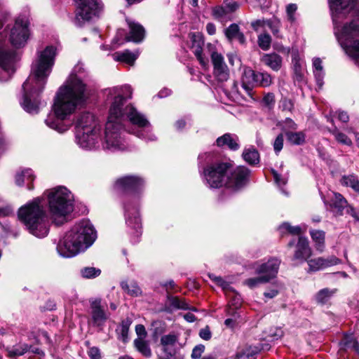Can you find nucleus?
<instances>
[{"instance_id": "nucleus-34", "label": "nucleus", "mask_w": 359, "mask_h": 359, "mask_svg": "<svg viewBox=\"0 0 359 359\" xmlns=\"http://www.w3.org/2000/svg\"><path fill=\"white\" fill-rule=\"evenodd\" d=\"M337 291V289H322L316 294V300L318 303L324 304L336 294Z\"/></svg>"}, {"instance_id": "nucleus-28", "label": "nucleus", "mask_w": 359, "mask_h": 359, "mask_svg": "<svg viewBox=\"0 0 359 359\" xmlns=\"http://www.w3.org/2000/svg\"><path fill=\"white\" fill-rule=\"evenodd\" d=\"M310 235L315 243L316 249L323 252L325 248V233L321 230H311Z\"/></svg>"}, {"instance_id": "nucleus-23", "label": "nucleus", "mask_w": 359, "mask_h": 359, "mask_svg": "<svg viewBox=\"0 0 359 359\" xmlns=\"http://www.w3.org/2000/svg\"><path fill=\"white\" fill-rule=\"evenodd\" d=\"M216 144L219 147H226L233 151L238 150L240 147L238 137L230 133L219 137L216 140Z\"/></svg>"}, {"instance_id": "nucleus-52", "label": "nucleus", "mask_w": 359, "mask_h": 359, "mask_svg": "<svg viewBox=\"0 0 359 359\" xmlns=\"http://www.w3.org/2000/svg\"><path fill=\"white\" fill-rule=\"evenodd\" d=\"M209 276L211 280H212L218 285L221 286L223 290L229 291V289L230 288L229 285L226 281L223 280L222 278L216 276L215 275H210Z\"/></svg>"}, {"instance_id": "nucleus-59", "label": "nucleus", "mask_w": 359, "mask_h": 359, "mask_svg": "<svg viewBox=\"0 0 359 359\" xmlns=\"http://www.w3.org/2000/svg\"><path fill=\"white\" fill-rule=\"evenodd\" d=\"M232 296H233V298L231 300V304L235 306L236 308H238L241 304V297L238 294H231V292L229 291V294H227L229 299H231Z\"/></svg>"}, {"instance_id": "nucleus-51", "label": "nucleus", "mask_w": 359, "mask_h": 359, "mask_svg": "<svg viewBox=\"0 0 359 359\" xmlns=\"http://www.w3.org/2000/svg\"><path fill=\"white\" fill-rule=\"evenodd\" d=\"M223 5L226 8L227 13L234 12L239 7V4L233 0H225L223 3Z\"/></svg>"}, {"instance_id": "nucleus-2", "label": "nucleus", "mask_w": 359, "mask_h": 359, "mask_svg": "<svg viewBox=\"0 0 359 359\" xmlns=\"http://www.w3.org/2000/svg\"><path fill=\"white\" fill-rule=\"evenodd\" d=\"M332 11L335 34L345 53L359 60V9L353 11L356 0H328Z\"/></svg>"}, {"instance_id": "nucleus-12", "label": "nucleus", "mask_w": 359, "mask_h": 359, "mask_svg": "<svg viewBox=\"0 0 359 359\" xmlns=\"http://www.w3.org/2000/svg\"><path fill=\"white\" fill-rule=\"evenodd\" d=\"M75 2L76 4L75 24L79 27L93 17L98 16L103 8L100 0H75Z\"/></svg>"}, {"instance_id": "nucleus-19", "label": "nucleus", "mask_w": 359, "mask_h": 359, "mask_svg": "<svg viewBox=\"0 0 359 359\" xmlns=\"http://www.w3.org/2000/svg\"><path fill=\"white\" fill-rule=\"evenodd\" d=\"M309 271H317L327 267L337 265L341 263L339 259L335 256H330L327 258L317 257L306 260Z\"/></svg>"}, {"instance_id": "nucleus-64", "label": "nucleus", "mask_w": 359, "mask_h": 359, "mask_svg": "<svg viewBox=\"0 0 359 359\" xmlns=\"http://www.w3.org/2000/svg\"><path fill=\"white\" fill-rule=\"evenodd\" d=\"M90 359L101 358L100 350L97 347H92L88 351Z\"/></svg>"}, {"instance_id": "nucleus-60", "label": "nucleus", "mask_w": 359, "mask_h": 359, "mask_svg": "<svg viewBox=\"0 0 359 359\" xmlns=\"http://www.w3.org/2000/svg\"><path fill=\"white\" fill-rule=\"evenodd\" d=\"M297 128V124L291 118H286L283 122V130H296Z\"/></svg>"}, {"instance_id": "nucleus-62", "label": "nucleus", "mask_w": 359, "mask_h": 359, "mask_svg": "<svg viewBox=\"0 0 359 359\" xmlns=\"http://www.w3.org/2000/svg\"><path fill=\"white\" fill-rule=\"evenodd\" d=\"M227 57L229 60V63L231 66H238L241 65V60L236 55L231 53L228 54Z\"/></svg>"}, {"instance_id": "nucleus-14", "label": "nucleus", "mask_w": 359, "mask_h": 359, "mask_svg": "<svg viewBox=\"0 0 359 359\" xmlns=\"http://www.w3.org/2000/svg\"><path fill=\"white\" fill-rule=\"evenodd\" d=\"M29 22L25 17H18L13 25L10 32L11 44L20 48L25 45L29 37Z\"/></svg>"}, {"instance_id": "nucleus-29", "label": "nucleus", "mask_w": 359, "mask_h": 359, "mask_svg": "<svg viewBox=\"0 0 359 359\" xmlns=\"http://www.w3.org/2000/svg\"><path fill=\"white\" fill-rule=\"evenodd\" d=\"M333 194V205L335 208L337 209L338 212H341L345 208H346L347 212H349L353 216H355L353 214V209L351 207H348V203L344 197L339 193H334Z\"/></svg>"}, {"instance_id": "nucleus-61", "label": "nucleus", "mask_w": 359, "mask_h": 359, "mask_svg": "<svg viewBox=\"0 0 359 359\" xmlns=\"http://www.w3.org/2000/svg\"><path fill=\"white\" fill-rule=\"evenodd\" d=\"M266 20L264 19L257 20L251 22V26L255 31L257 32L260 27H263L266 25Z\"/></svg>"}, {"instance_id": "nucleus-47", "label": "nucleus", "mask_w": 359, "mask_h": 359, "mask_svg": "<svg viewBox=\"0 0 359 359\" xmlns=\"http://www.w3.org/2000/svg\"><path fill=\"white\" fill-rule=\"evenodd\" d=\"M213 75L217 81L223 82L229 78L228 69H213Z\"/></svg>"}, {"instance_id": "nucleus-9", "label": "nucleus", "mask_w": 359, "mask_h": 359, "mask_svg": "<svg viewBox=\"0 0 359 359\" xmlns=\"http://www.w3.org/2000/svg\"><path fill=\"white\" fill-rule=\"evenodd\" d=\"M20 221L32 235L46 237L49 231V222L43 198L37 197L22 205L18 212Z\"/></svg>"}, {"instance_id": "nucleus-13", "label": "nucleus", "mask_w": 359, "mask_h": 359, "mask_svg": "<svg viewBox=\"0 0 359 359\" xmlns=\"http://www.w3.org/2000/svg\"><path fill=\"white\" fill-rule=\"evenodd\" d=\"M241 81L243 88L250 93L255 86H269L272 83V77L260 69H244Z\"/></svg>"}, {"instance_id": "nucleus-57", "label": "nucleus", "mask_w": 359, "mask_h": 359, "mask_svg": "<svg viewBox=\"0 0 359 359\" xmlns=\"http://www.w3.org/2000/svg\"><path fill=\"white\" fill-rule=\"evenodd\" d=\"M273 175L276 183L279 187H282L286 184L287 179L285 177H281L277 172L273 170Z\"/></svg>"}, {"instance_id": "nucleus-39", "label": "nucleus", "mask_w": 359, "mask_h": 359, "mask_svg": "<svg viewBox=\"0 0 359 359\" xmlns=\"http://www.w3.org/2000/svg\"><path fill=\"white\" fill-rule=\"evenodd\" d=\"M135 346L137 351L145 357H150L151 351L147 342L143 339L137 338L134 341Z\"/></svg>"}, {"instance_id": "nucleus-8", "label": "nucleus", "mask_w": 359, "mask_h": 359, "mask_svg": "<svg viewBox=\"0 0 359 359\" xmlns=\"http://www.w3.org/2000/svg\"><path fill=\"white\" fill-rule=\"evenodd\" d=\"M76 144L87 151L97 150L100 147L102 126L91 113L79 114L74 121Z\"/></svg>"}, {"instance_id": "nucleus-54", "label": "nucleus", "mask_w": 359, "mask_h": 359, "mask_svg": "<svg viewBox=\"0 0 359 359\" xmlns=\"http://www.w3.org/2000/svg\"><path fill=\"white\" fill-rule=\"evenodd\" d=\"M297 9V6L295 4H290L286 8L287 15L288 17V20L290 22H294L295 20L294 13Z\"/></svg>"}, {"instance_id": "nucleus-41", "label": "nucleus", "mask_w": 359, "mask_h": 359, "mask_svg": "<svg viewBox=\"0 0 359 359\" xmlns=\"http://www.w3.org/2000/svg\"><path fill=\"white\" fill-rule=\"evenodd\" d=\"M269 280L263 275L257 277L250 278L245 280L244 283L251 289L255 288L262 284L268 283Z\"/></svg>"}, {"instance_id": "nucleus-17", "label": "nucleus", "mask_w": 359, "mask_h": 359, "mask_svg": "<svg viewBox=\"0 0 359 359\" xmlns=\"http://www.w3.org/2000/svg\"><path fill=\"white\" fill-rule=\"evenodd\" d=\"M312 255V250L309 245L307 238L299 236L295 245L293 260L303 263L306 262Z\"/></svg>"}, {"instance_id": "nucleus-58", "label": "nucleus", "mask_w": 359, "mask_h": 359, "mask_svg": "<svg viewBox=\"0 0 359 359\" xmlns=\"http://www.w3.org/2000/svg\"><path fill=\"white\" fill-rule=\"evenodd\" d=\"M280 106L283 110L290 111L293 109L294 104L291 100L283 98L280 101Z\"/></svg>"}, {"instance_id": "nucleus-33", "label": "nucleus", "mask_w": 359, "mask_h": 359, "mask_svg": "<svg viewBox=\"0 0 359 359\" xmlns=\"http://www.w3.org/2000/svg\"><path fill=\"white\" fill-rule=\"evenodd\" d=\"M340 182L343 186L349 187L359 193V179L356 175L353 174L344 175L341 178Z\"/></svg>"}, {"instance_id": "nucleus-27", "label": "nucleus", "mask_w": 359, "mask_h": 359, "mask_svg": "<svg viewBox=\"0 0 359 359\" xmlns=\"http://www.w3.org/2000/svg\"><path fill=\"white\" fill-rule=\"evenodd\" d=\"M205 50L210 55L212 65L214 67H223L224 64L223 56L215 50V47L210 43H208L205 46Z\"/></svg>"}, {"instance_id": "nucleus-49", "label": "nucleus", "mask_w": 359, "mask_h": 359, "mask_svg": "<svg viewBox=\"0 0 359 359\" xmlns=\"http://www.w3.org/2000/svg\"><path fill=\"white\" fill-rule=\"evenodd\" d=\"M227 12L224 5L215 6L212 8V15L216 19H222L227 15Z\"/></svg>"}, {"instance_id": "nucleus-43", "label": "nucleus", "mask_w": 359, "mask_h": 359, "mask_svg": "<svg viewBox=\"0 0 359 359\" xmlns=\"http://www.w3.org/2000/svg\"><path fill=\"white\" fill-rule=\"evenodd\" d=\"M266 25L269 27L273 34L278 38L280 37V28L281 23L280 20L276 18H273L269 20H266Z\"/></svg>"}, {"instance_id": "nucleus-15", "label": "nucleus", "mask_w": 359, "mask_h": 359, "mask_svg": "<svg viewBox=\"0 0 359 359\" xmlns=\"http://www.w3.org/2000/svg\"><path fill=\"white\" fill-rule=\"evenodd\" d=\"M191 45V49L195 55L197 60L199 61L201 65L206 66L208 64V57L206 55L208 50L205 48L203 49L204 39L203 36L200 32H192L189 34Z\"/></svg>"}, {"instance_id": "nucleus-55", "label": "nucleus", "mask_w": 359, "mask_h": 359, "mask_svg": "<svg viewBox=\"0 0 359 359\" xmlns=\"http://www.w3.org/2000/svg\"><path fill=\"white\" fill-rule=\"evenodd\" d=\"M283 134H280L276 138L273 142V149L276 153H278L281 151L283 147Z\"/></svg>"}, {"instance_id": "nucleus-25", "label": "nucleus", "mask_w": 359, "mask_h": 359, "mask_svg": "<svg viewBox=\"0 0 359 359\" xmlns=\"http://www.w3.org/2000/svg\"><path fill=\"white\" fill-rule=\"evenodd\" d=\"M139 56V52H131L128 50H126L123 52H116L112 55V57L116 61L127 64L130 66H133L135 64V61Z\"/></svg>"}, {"instance_id": "nucleus-1", "label": "nucleus", "mask_w": 359, "mask_h": 359, "mask_svg": "<svg viewBox=\"0 0 359 359\" xmlns=\"http://www.w3.org/2000/svg\"><path fill=\"white\" fill-rule=\"evenodd\" d=\"M88 96L86 83L78 75L71 74L55 95L52 111L45 120L46 125L59 133L67 131L72 126L68 119L69 116L86 102Z\"/></svg>"}, {"instance_id": "nucleus-46", "label": "nucleus", "mask_w": 359, "mask_h": 359, "mask_svg": "<svg viewBox=\"0 0 359 359\" xmlns=\"http://www.w3.org/2000/svg\"><path fill=\"white\" fill-rule=\"evenodd\" d=\"M271 43V38L269 34H263L258 36L259 46L264 50L269 48Z\"/></svg>"}, {"instance_id": "nucleus-35", "label": "nucleus", "mask_w": 359, "mask_h": 359, "mask_svg": "<svg viewBox=\"0 0 359 359\" xmlns=\"http://www.w3.org/2000/svg\"><path fill=\"white\" fill-rule=\"evenodd\" d=\"M263 65L270 67H278L281 65L282 59L276 53L266 54L262 58Z\"/></svg>"}, {"instance_id": "nucleus-32", "label": "nucleus", "mask_w": 359, "mask_h": 359, "mask_svg": "<svg viewBox=\"0 0 359 359\" xmlns=\"http://www.w3.org/2000/svg\"><path fill=\"white\" fill-rule=\"evenodd\" d=\"M279 231L281 235L290 233L294 236H299L305 231V229H302L300 226H292L290 223L285 222L279 226Z\"/></svg>"}, {"instance_id": "nucleus-5", "label": "nucleus", "mask_w": 359, "mask_h": 359, "mask_svg": "<svg viewBox=\"0 0 359 359\" xmlns=\"http://www.w3.org/2000/svg\"><path fill=\"white\" fill-rule=\"evenodd\" d=\"M144 185V180L138 175H125L116 180L114 189L121 191H132L133 193L124 204L126 224L130 229L135 241H137L142 234V219L139 212V194Z\"/></svg>"}, {"instance_id": "nucleus-18", "label": "nucleus", "mask_w": 359, "mask_h": 359, "mask_svg": "<svg viewBox=\"0 0 359 359\" xmlns=\"http://www.w3.org/2000/svg\"><path fill=\"white\" fill-rule=\"evenodd\" d=\"M57 49L53 46H48L37 53L36 67H52L55 64Z\"/></svg>"}, {"instance_id": "nucleus-48", "label": "nucleus", "mask_w": 359, "mask_h": 359, "mask_svg": "<svg viewBox=\"0 0 359 359\" xmlns=\"http://www.w3.org/2000/svg\"><path fill=\"white\" fill-rule=\"evenodd\" d=\"M177 341V337L175 334L163 335L161 339V344L164 347L173 346Z\"/></svg>"}, {"instance_id": "nucleus-36", "label": "nucleus", "mask_w": 359, "mask_h": 359, "mask_svg": "<svg viewBox=\"0 0 359 359\" xmlns=\"http://www.w3.org/2000/svg\"><path fill=\"white\" fill-rule=\"evenodd\" d=\"M243 159L249 164H257L259 161V154L255 148L245 149L243 152Z\"/></svg>"}, {"instance_id": "nucleus-16", "label": "nucleus", "mask_w": 359, "mask_h": 359, "mask_svg": "<svg viewBox=\"0 0 359 359\" xmlns=\"http://www.w3.org/2000/svg\"><path fill=\"white\" fill-rule=\"evenodd\" d=\"M280 264L279 259L270 258L265 262L258 264L255 267V271L259 275H263L269 281L276 276Z\"/></svg>"}, {"instance_id": "nucleus-6", "label": "nucleus", "mask_w": 359, "mask_h": 359, "mask_svg": "<svg viewBox=\"0 0 359 359\" xmlns=\"http://www.w3.org/2000/svg\"><path fill=\"white\" fill-rule=\"evenodd\" d=\"M97 232L88 220L76 223L61 238L57 245V251L63 257H73L85 252L95 243Z\"/></svg>"}, {"instance_id": "nucleus-26", "label": "nucleus", "mask_w": 359, "mask_h": 359, "mask_svg": "<svg viewBox=\"0 0 359 359\" xmlns=\"http://www.w3.org/2000/svg\"><path fill=\"white\" fill-rule=\"evenodd\" d=\"M224 34L229 41L237 39L241 44H244L245 43V37L240 31L239 26L236 23L230 25L226 29H225Z\"/></svg>"}, {"instance_id": "nucleus-21", "label": "nucleus", "mask_w": 359, "mask_h": 359, "mask_svg": "<svg viewBox=\"0 0 359 359\" xmlns=\"http://www.w3.org/2000/svg\"><path fill=\"white\" fill-rule=\"evenodd\" d=\"M20 60V55L16 51L6 49L3 44H0V66L14 65Z\"/></svg>"}, {"instance_id": "nucleus-24", "label": "nucleus", "mask_w": 359, "mask_h": 359, "mask_svg": "<svg viewBox=\"0 0 359 359\" xmlns=\"http://www.w3.org/2000/svg\"><path fill=\"white\" fill-rule=\"evenodd\" d=\"M34 180L33 171L31 169H23L17 172L15 175V184L18 186H27L28 189H32V187L30 185Z\"/></svg>"}, {"instance_id": "nucleus-40", "label": "nucleus", "mask_w": 359, "mask_h": 359, "mask_svg": "<svg viewBox=\"0 0 359 359\" xmlns=\"http://www.w3.org/2000/svg\"><path fill=\"white\" fill-rule=\"evenodd\" d=\"M80 273L84 278H95L100 275L101 270L95 267L87 266L81 269Z\"/></svg>"}, {"instance_id": "nucleus-63", "label": "nucleus", "mask_w": 359, "mask_h": 359, "mask_svg": "<svg viewBox=\"0 0 359 359\" xmlns=\"http://www.w3.org/2000/svg\"><path fill=\"white\" fill-rule=\"evenodd\" d=\"M135 332L138 336V338H141V339H144V338L147 335V332H146L145 327L142 325H136Z\"/></svg>"}, {"instance_id": "nucleus-44", "label": "nucleus", "mask_w": 359, "mask_h": 359, "mask_svg": "<svg viewBox=\"0 0 359 359\" xmlns=\"http://www.w3.org/2000/svg\"><path fill=\"white\" fill-rule=\"evenodd\" d=\"M170 306L176 309L197 311L196 309L190 307L184 299L177 297H174L170 300Z\"/></svg>"}, {"instance_id": "nucleus-42", "label": "nucleus", "mask_w": 359, "mask_h": 359, "mask_svg": "<svg viewBox=\"0 0 359 359\" xmlns=\"http://www.w3.org/2000/svg\"><path fill=\"white\" fill-rule=\"evenodd\" d=\"M29 349L28 345L20 344L16 346L13 347L8 350V355L10 358H13L18 356L22 355L25 354Z\"/></svg>"}, {"instance_id": "nucleus-7", "label": "nucleus", "mask_w": 359, "mask_h": 359, "mask_svg": "<svg viewBox=\"0 0 359 359\" xmlns=\"http://www.w3.org/2000/svg\"><path fill=\"white\" fill-rule=\"evenodd\" d=\"M42 198L47 201L48 215L53 223L62 225L68 221L74 208V196L69 189L64 186L48 189L43 192Z\"/></svg>"}, {"instance_id": "nucleus-37", "label": "nucleus", "mask_w": 359, "mask_h": 359, "mask_svg": "<svg viewBox=\"0 0 359 359\" xmlns=\"http://www.w3.org/2000/svg\"><path fill=\"white\" fill-rule=\"evenodd\" d=\"M285 134L288 142L292 144L300 145L305 142L306 135L304 132H287Z\"/></svg>"}, {"instance_id": "nucleus-4", "label": "nucleus", "mask_w": 359, "mask_h": 359, "mask_svg": "<svg viewBox=\"0 0 359 359\" xmlns=\"http://www.w3.org/2000/svg\"><path fill=\"white\" fill-rule=\"evenodd\" d=\"M250 173L246 167L234 168L230 161H217L205 166L201 176L205 185L210 189L225 187L238 191L248 183Z\"/></svg>"}, {"instance_id": "nucleus-20", "label": "nucleus", "mask_w": 359, "mask_h": 359, "mask_svg": "<svg viewBox=\"0 0 359 359\" xmlns=\"http://www.w3.org/2000/svg\"><path fill=\"white\" fill-rule=\"evenodd\" d=\"M91 317L93 324L96 326L102 325L107 319V316L101 308V301L95 299L91 302Z\"/></svg>"}, {"instance_id": "nucleus-45", "label": "nucleus", "mask_w": 359, "mask_h": 359, "mask_svg": "<svg viewBox=\"0 0 359 359\" xmlns=\"http://www.w3.org/2000/svg\"><path fill=\"white\" fill-rule=\"evenodd\" d=\"M335 140L340 144H345L347 146H351L353 142L344 133L340 132L339 130L335 128L332 131Z\"/></svg>"}, {"instance_id": "nucleus-31", "label": "nucleus", "mask_w": 359, "mask_h": 359, "mask_svg": "<svg viewBox=\"0 0 359 359\" xmlns=\"http://www.w3.org/2000/svg\"><path fill=\"white\" fill-rule=\"evenodd\" d=\"M341 348L344 350L351 349L359 354V343L351 334L344 336L341 342Z\"/></svg>"}, {"instance_id": "nucleus-10", "label": "nucleus", "mask_w": 359, "mask_h": 359, "mask_svg": "<svg viewBox=\"0 0 359 359\" xmlns=\"http://www.w3.org/2000/svg\"><path fill=\"white\" fill-rule=\"evenodd\" d=\"M50 69H32L22 84V107L29 114L39 113L41 106L39 95L43 91Z\"/></svg>"}, {"instance_id": "nucleus-11", "label": "nucleus", "mask_w": 359, "mask_h": 359, "mask_svg": "<svg viewBox=\"0 0 359 359\" xmlns=\"http://www.w3.org/2000/svg\"><path fill=\"white\" fill-rule=\"evenodd\" d=\"M128 87L130 90V95H128L126 93L121 97L122 114L118 118L121 123L122 119L126 117L127 120L134 126L132 131L135 136L145 141H155L157 139L156 135L153 133L151 124L146 116L140 112L133 104H128L123 107L126 100L130 99L133 95V89L129 85H123L114 86L111 88H121Z\"/></svg>"}, {"instance_id": "nucleus-38", "label": "nucleus", "mask_w": 359, "mask_h": 359, "mask_svg": "<svg viewBox=\"0 0 359 359\" xmlns=\"http://www.w3.org/2000/svg\"><path fill=\"white\" fill-rule=\"evenodd\" d=\"M260 351V348L257 346H249L245 349L238 352L235 356V359H242L246 358L247 359H253L254 356Z\"/></svg>"}, {"instance_id": "nucleus-50", "label": "nucleus", "mask_w": 359, "mask_h": 359, "mask_svg": "<svg viewBox=\"0 0 359 359\" xmlns=\"http://www.w3.org/2000/svg\"><path fill=\"white\" fill-rule=\"evenodd\" d=\"M12 214H13V210L11 207L0 200V217L10 216Z\"/></svg>"}, {"instance_id": "nucleus-22", "label": "nucleus", "mask_w": 359, "mask_h": 359, "mask_svg": "<svg viewBox=\"0 0 359 359\" xmlns=\"http://www.w3.org/2000/svg\"><path fill=\"white\" fill-rule=\"evenodd\" d=\"M130 28L128 36L126 37L128 41H132L139 43L142 41L144 36V29L140 24L127 20Z\"/></svg>"}, {"instance_id": "nucleus-30", "label": "nucleus", "mask_w": 359, "mask_h": 359, "mask_svg": "<svg viewBox=\"0 0 359 359\" xmlns=\"http://www.w3.org/2000/svg\"><path fill=\"white\" fill-rule=\"evenodd\" d=\"M121 286L123 290L130 296L138 297L142 294L140 287L135 281H123Z\"/></svg>"}, {"instance_id": "nucleus-53", "label": "nucleus", "mask_w": 359, "mask_h": 359, "mask_svg": "<svg viewBox=\"0 0 359 359\" xmlns=\"http://www.w3.org/2000/svg\"><path fill=\"white\" fill-rule=\"evenodd\" d=\"M15 72V69H0V81H6L11 79Z\"/></svg>"}, {"instance_id": "nucleus-56", "label": "nucleus", "mask_w": 359, "mask_h": 359, "mask_svg": "<svg viewBox=\"0 0 359 359\" xmlns=\"http://www.w3.org/2000/svg\"><path fill=\"white\" fill-rule=\"evenodd\" d=\"M204 350L205 346L203 345L200 344L195 346L191 353V358L193 359L199 358L201 356L202 353H203Z\"/></svg>"}, {"instance_id": "nucleus-3", "label": "nucleus", "mask_w": 359, "mask_h": 359, "mask_svg": "<svg viewBox=\"0 0 359 359\" xmlns=\"http://www.w3.org/2000/svg\"><path fill=\"white\" fill-rule=\"evenodd\" d=\"M126 93L130 95L128 87L106 88L103 91L106 105L109 108L108 120L105 125L104 137L100 135V148L109 151H124L128 148L126 133L118 118L122 114L121 97Z\"/></svg>"}]
</instances>
